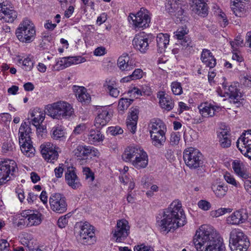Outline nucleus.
Returning a JSON list of instances; mask_svg holds the SVG:
<instances>
[{"label":"nucleus","mask_w":251,"mask_h":251,"mask_svg":"<svg viewBox=\"0 0 251 251\" xmlns=\"http://www.w3.org/2000/svg\"><path fill=\"white\" fill-rule=\"evenodd\" d=\"M187 223L182 203L178 200L171 202L156 218V224L161 232H174Z\"/></svg>","instance_id":"nucleus-1"},{"label":"nucleus","mask_w":251,"mask_h":251,"mask_svg":"<svg viewBox=\"0 0 251 251\" xmlns=\"http://www.w3.org/2000/svg\"><path fill=\"white\" fill-rule=\"evenodd\" d=\"M197 248H203L204 251H225L222 240L213 226L203 225L197 230L194 238Z\"/></svg>","instance_id":"nucleus-2"},{"label":"nucleus","mask_w":251,"mask_h":251,"mask_svg":"<svg viewBox=\"0 0 251 251\" xmlns=\"http://www.w3.org/2000/svg\"><path fill=\"white\" fill-rule=\"evenodd\" d=\"M149 129L152 145L157 148L162 147L166 140L165 124L159 119H152L149 125Z\"/></svg>","instance_id":"nucleus-3"},{"label":"nucleus","mask_w":251,"mask_h":251,"mask_svg":"<svg viewBox=\"0 0 251 251\" xmlns=\"http://www.w3.org/2000/svg\"><path fill=\"white\" fill-rule=\"evenodd\" d=\"M46 110L49 116L58 120L70 118L74 113L72 106L68 102L62 100L48 104Z\"/></svg>","instance_id":"nucleus-4"},{"label":"nucleus","mask_w":251,"mask_h":251,"mask_svg":"<svg viewBox=\"0 0 251 251\" xmlns=\"http://www.w3.org/2000/svg\"><path fill=\"white\" fill-rule=\"evenodd\" d=\"M31 130L29 125L25 122L22 124L19 130L21 150L25 155L28 157L33 155L35 151L29 136Z\"/></svg>","instance_id":"nucleus-5"},{"label":"nucleus","mask_w":251,"mask_h":251,"mask_svg":"<svg viewBox=\"0 0 251 251\" xmlns=\"http://www.w3.org/2000/svg\"><path fill=\"white\" fill-rule=\"evenodd\" d=\"M229 246L232 251H246L250 242L241 229L234 228L229 234Z\"/></svg>","instance_id":"nucleus-6"},{"label":"nucleus","mask_w":251,"mask_h":251,"mask_svg":"<svg viewBox=\"0 0 251 251\" xmlns=\"http://www.w3.org/2000/svg\"><path fill=\"white\" fill-rule=\"evenodd\" d=\"M15 34L20 42L25 43L32 42L36 35L33 24L28 19L24 20L17 28Z\"/></svg>","instance_id":"nucleus-7"},{"label":"nucleus","mask_w":251,"mask_h":251,"mask_svg":"<svg viewBox=\"0 0 251 251\" xmlns=\"http://www.w3.org/2000/svg\"><path fill=\"white\" fill-rule=\"evenodd\" d=\"M183 159L185 164L191 169L199 168L203 163L201 153L193 148H189L184 151Z\"/></svg>","instance_id":"nucleus-8"},{"label":"nucleus","mask_w":251,"mask_h":251,"mask_svg":"<svg viewBox=\"0 0 251 251\" xmlns=\"http://www.w3.org/2000/svg\"><path fill=\"white\" fill-rule=\"evenodd\" d=\"M17 168V164L13 160L0 159V185L6 184L11 179Z\"/></svg>","instance_id":"nucleus-9"},{"label":"nucleus","mask_w":251,"mask_h":251,"mask_svg":"<svg viewBox=\"0 0 251 251\" xmlns=\"http://www.w3.org/2000/svg\"><path fill=\"white\" fill-rule=\"evenodd\" d=\"M128 19L132 21V26L134 29H143L149 26L151 22V17L148 11L145 9L141 10L136 14H130Z\"/></svg>","instance_id":"nucleus-10"},{"label":"nucleus","mask_w":251,"mask_h":251,"mask_svg":"<svg viewBox=\"0 0 251 251\" xmlns=\"http://www.w3.org/2000/svg\"><path fill=\"white\" fill-rule=\"evenodd\" d=\"M80 229L79 240L83 244H91L95 241L93 226L88 222L78 225Z\"/></svg>","instance_id":"nucleus-11"},{"label":"nucleus","mask_w":251,"mask_h":251,"mask_svg":"<svg viewBox=\"0 0 251 251\" xmlns=\"http://www.w3.org/2000/svg\"><path fill=\"white\" fill-rule=\"evenodd\" d=\"M50 209L54 212L61 214L67 210V204L65 196L60 193H54L49 199Z\"/></svg>","instance_id":"nucleus-12"},{"label":"nucleus","mask_w":251,"mask_h":251,"mask_svg":"<svg viewBox=\"0 0 251 251\" xmlns=\"http://www.w3.org/2000/svg\"><path fill=\"white\" fill-rule=\"evenodd\" d=\"M189 32V30L186 25L179 27L177 30L174 32L175 37L177 41V44L182 46V49L187 50L189 52L193 50L195 44L192 42L191 39L186 36Z\"/></svg>","instance_id":"nucleus-13"},{"label":"nucleus","mask_w":251,"mask_h":251,"mask_svg":"<svg viewBox=\"0 0 251 251\" xmlns=\"http://www.w3.org/2000/svg\"><path fill=\"white\" fill-rule=\"evenodd\" d=\"M152 40L151 35L141 32L135 36L132 41V45L134 49L144 53L148 50L149 44Z\"/></svg>","instance_id":"nucleus-14"},{"label":"nucleus","mask_w":251,"mask_h":251,"mask_svg":"<svg viewBox=\"0 0 251 251\" xmlns=\"http://www.w3.org/2000/svg\"><path fill=\"white\" fill-rule=\"evenodd\" d=\"M236 144L241 152L251 160V130L243 133L238 139Z\"/></svg>","instance_id":"nucleus-15"},{"label":"nucleus","mask_w":251,"mask_h":251,"mask_svg":"<svg viewBox=\"0 0 251 251\" xmlns=\"http://www.w3.org/2000/svg\"><path fill=\"white\" fill-rule=\"evenodd\" d=\"M73 152L77 160L80 161L87 159L89 155L93 157H98L100 155V152L97 149L86 145L77 146Z\"/></svg>","instance_id":"nucleus-16"},{"label":"nucleus","mask_w":251,"mask_h":251,"mask_svg":"<svg viewBox=\"0 0 251 251\" xmlns=\"http://www.w3.org/2000/svg\"><path fill=\"white\" fill-rule=\"evenodd\" d=\"M222 85L225 94L228 97L229 102L240 105L241 94L236 85L235 84L228 85V82L225 80Z\"/></svg>","instance_id":"nucleus-17"},{"label":"nucleus","mask_w":251,"mask_h":251,"mask_svg":"<svg viewBox=\"0 0 251 251\" xmlns=\"http://www.w3.org/2000/svg\"><path fill=\"white\" fill-rule=\"evenodd\" d=\"M97 116L95 118L94 125L97 128H101L110 121L112 114L108 106L102 107L98 109Z\"/></svg>","instance_id":"nucleus-18"},{"label":"nucleus","mask_w":251,"mask_h":251,"mask_svg":"<svg viewBox=\"0 0 251 251\" xmlns=\"http://www.w3.org/2000/svg\"><path fill=\"white\" fill-rule=\"evenodd\" d=\"M17 17V12L14 9L10 1L0 6V20L7 23H13Z\"/></svg>","instance_id":"nucleus-19"},{"label":"nucleus","mask_w":251,"mask_h":251,"mask_svg":"<svg viewBox=\"0 0 251 251\" xmlns=\"http://www.w3.org/2000/svg\"><path fill=\"white\" fill-rule=\"evenodd\" d=\"M21 214L22 217L27 219L29 226H38L42 221V214L38 211L27 209L23 211Z\"/></svg>","instance_id":"nucleus-20"},{"label":"nucleus","mask_w":251,"mask_h":251,"mask_svg":"<svg viewBox=\"0 0 251 251\" xmlns=\"http://www.w3.org/2000/svg\"><path fill=\"white\" fill-rule=\"evenodd\" d=\"M129 230V226H128L127 221L122 219L118 222L113 234L116 241L121 242L125 240L128 235Z\"/></svg>","instance_id":"nucleus-21"},{"label":"nucleus","mask_w":251,"mask_h":251,"mask_svg":"<svg viewBox=\"0 0 251 251\" xmlns=\"http://www.w3.org/2000/svg\"><path fill=\"white\" fill-rule=\"evenodd\" d=\"M249 214L246 209H241L232 213L227 218V223L237 225L245 223L248 219Z\"/></svg>","instance_id":"nucleus-22"},{"label":"nucleus","mask_w":251,"mask_h":251,"mask_svg":"<svg viewBox=\"0 0 251 251\" xmlns=\"http://www.w3.org/2000/svg\"><path fill=\"white\" fill-rule=\"evenodd\" d=\"M41 153L43 157L48 162L53 163L58 158V152L53 144L48 143L41 146Z\"/></svg>","instance_id":"nucleus-23"},{"label":"nucleus","mask_w":251,"mask_h":251,"mask_svg":"<svg viewBox=\"0 0 251 251\" xmlns=\"http://www.w3.org/2000/svg\"><path fill=\"white\" fill-rule=\"evenodd\" d=\"M144 151L143 149L138 145H130L125 149L122 155V158L124 161L130 163Z\"/></svg>","instance_id":"nucleus-24"},{"label":"nucleus","mask_w":251,"mask_h":251,"mask_svg":"<svg viewBox=\"0 0 251 251\" xmlns=\"http://www.w3.org/2000/svg\"><path fill=\"white\" fill-rule=\"evenodd\" d=\"M65 181L72 189H77L81 186L80 180L73 167L68 168L65 174Z\"/></svg>","instance_id":"nucleus-25"},{"label":"nucleus","mask_w":251,"mask_h":251,"mask_svg":"<svg viewBox=\"0 0 251 251\" xmlns=\"http://www.w3.org/2000/svg\"><path fill=\"white\" fill-rule=\"evenodd\" d=\"M117 65L121 71L125 72L131 71L136 67L135 61L130 59L126 53H124L119 57Z\"/></svg>","instance_id":"nucleus-26"},{"label":"nucleus","mask_w":251,"mask_h":251,"mask_svg":"<svg viewBox=\"0 0 251 251\" xmlns=\"http://www.w3.org/2000/svg\"><path fill=\"white\" fill-rule=\"evenodd\" d=\"M23 235V238L21 239V242L22 245L27 247V251H47L43 246H38L36 244L30 234L26 233Z\"/></svg>","instance_id":"nucleus-27"},{"label":"nucleus","mask_w":251,"mask_h":251,"mask_svg":"<svg viewBox=\"0 0 251 251\" xmlns=\"http://www.w3.org/2000/svg\"><path fill=\"white\" fill-rule=\"evenodd\" d=\"M85 60V59L81 56H69L63 57L56 63V69L58 70H63L73 64H77L84 62Z\"/></svg>","instance_id":"nucleus-28"},{"label":"nucleus","mask_w":251,"mask_h":251,"mask_svg":"<svg viewBox=\"0 0 251 251\" xmlns=\"http://www.w3.org/2000/svg\"><path fill=\"white\" fill-rule=\"evenodd\" d=\"M232 167L235 174L242 179L251 177V174L245 164L241 160H235L232 162Z\"/></svg>","instance_id":"nucleus-29"},{"label":"nucleus","mask_w":251,"mask_h":251,"mask_svg":"<svg viewBox=\"0 0 251 251\" xmlns=\"http://www.w3.org/2000/svg\"><path fill=\"white\" fill-rule=\"evenodd\" d=\"M191 11L201 17H204L208 14L207 4L203 0H192Z\"/></svg>","instance_id":"nucleus-30"},{"label":"nucleus","mask_w":251,"mask_h":251,"mask_svg":"<svg viewBox=\"0 0 251 251\" xmlns=\"http://www.w3.org/2000/svg\"><path fill=\"white\" fill-rule=\"evenodd\" d=\"M139 111L136 108L130 109V114L126 119V126L128 130L134 133L136 130Z\"/></svg>","instance_id":"nucleus-31"},{"label":"nucleus","mask_w":251,"mask_h":251,"mask_svg":"<svg viewBox=\"0 0 251 251\" xmlns=\"http://www.w3.org/2000/svg\"><path fill=\"white\" fill-rule=\"evenodd\" d=\"M200 114L204 117H213L220 107L208 102L201 103L198 107Z\"/></svg>","instance_id":"nucleus-32"},{"label":"nucleus","mask_w":251,"mask_h":251,"mask_svg":"<svg viewBox=\"0 0 251 251\" xmlns=\"http://www.w3.org/2000/svg\"><path fill=\"white\" fill-rule=\"evenodd\" d=\"M201 59L207 67L214 68L216 65V59L210 50L204 49L202 50Z\"/></svg>","instance_id":"nucleus-33"},{"label":"nucleus","mask_w":251,"mask_h":251,"mask_svg":"<svg viewBox=\"0 0 251 251\" xmlns=\"http://www.w3.org/2000/svg\"><path fill=\"white\" fill-rule=\"evenodd\" d=\"M149 159L147 152L144 151L137 158L133 159L130 163L136 169L145 168L148 165Z\"/></svg>","instance_id":"nucleus-34"},{"label":"nucleus","mask_w":251,"mask_h":251,"mask_svg":"<svg viewBox=\"0 0 251 251\" xmlns=\"http://www.w3.org/2000/svg\"><path fill=\"white\" fill-rule=\"evenodd\" d=\"M245 0H231V8L236 16L241 17L246 11Z\"/></svg>","instance_id":"nucleus-35"},{"label":"nucleus","mask_w":251,"mask_h":251,"mask_svg":"<svg viewBox=\"0 0 251 251\" xmlns=\"http://www.w3.org/2000/svg\"><path fill=\"white\" fill-rule=\"evenodd\" d=\"M29 114L31 118L32 124L35 126H37L45 119V113L38 108H35L31 110L29 112Z\"/></svg>","instance_id":"nucleus-36"},{"label":"nucleus","mask_w":251,"mask_h":251,"mask_svg":"<svg viewBox=\"0 0 251 251\" xmlns=\"http://www.w3.org/2000/svg\"><path fill=\"white\" fill-rule=\"evenodd\" d=\"M74 90L75 92V96L78 101L84 103L90 102L91 100L90 96L87 93L86 89L84 87L74 86Z\"/></svg>","instance_id":"nucleus-37"},{"label":"nucleus","mask_w":251,"mask_h":251,"mask_svg":"<svg viewBox=\"0 0 251 251\" xmlns=\"http://www.w3.org/2000/svg\"><path fill=\"white\" fill-rule=\"evenodd\" d=\"M219 143L221 147L227 148L231 146V140L230 134L228 131L225 129H222L218 134Z\"/></svg>","instance_id":"nucleus-38"},{"label":"nucleus","mask_w":251,"mask_h":251,"mask_svg":"<svg viewBox=\"0 0 251 251\" xmlns=\"http://www.w3.org/2000/svg\"><path fill=\"white\" fill-rule=\"evenodd\" d=\"M162 94H160L159 96V103L162 108L168 111L172 109L174 106V103L172 100L171 97L167 94H164L162 92Z\"/></svg>","instance_id":"nucleus-39"},{"label":"nucleus","mask_w":251,"mask_h":251,"mask_svg":"<svg viewBox=\"0 0 251 251\" xmlns=\"http://www.w3.org/2000/svg\"><path fill=\"white\" fill-rule=\"evenodd\" d=\"M170 36L166 33H159L156 37L157 46L160 52H162L167 48L169 43Z\"/></svg>","instance_id":"nucleus-40"},{"label":"nucleus","mask_w":251,"mask_h":251,"mask_svg":"<svg viewBox=\"0 0 251 251\" xmlns=\"http://www.w3.org/2000/svg\"><path fill=\"white\" fill-rule=\"evenodd\" d=\"M103 139L104 136L99 130L91 129L88 134V140L91 144H95L101 142Z\"/></svg>","instance_id":"nucleus-41"},{"label":"nucleus","mask_w":251,"mask_h":251,"mask_svg":"<svg viewBox=\"0 0 251 251\" xmlns=\"http://www.w3.org/2000/svg\"><path fill=\"white\" fill-rule=\"evenodd\" d=\"M212 189L217 198H222L226 195L228 187L224 184H214L212 186Z\"/></svg>","instance_id":"nucleus-42"},{"label":"nucleus","mask_w":251,"mask_h":251,"mask_svg":"<svg viewBox=\"0 0 251 251\" xmlns=\"http://www.w3.org/2000/svg\"><path fill=\"white\" fill-rule=\"evenodd\" d=\"M143 72L140 69H135L132 73V74L126 77L123 78L124 82H128L130 80L138 79L143 77Z\"/></svg>","instance_id":"nucleus-43"},{"label":"nucleus","mask_w":251,"mask_h":251,"mask_svg":"<svg viewBox=\"0 0 251 251\" xmlns=\"http://www.w3.org/2000/svg\"><path fill=\"white\" fill-rule=\"evenodd\" d=\"M19 63L22 64V68L26 71H31L34 66L33 60L29 56L25 58L23 60L19 59Z\"/></svg>","instance_id":"nucleus-44"},{"label":"nucleus","mask_w":251,"mask_h":251,"mask_svg":"<svg viewBox=\"0 0 251 251\" xmlns=\"http://www.w3.org/2000/svg\"><path fill=\"white\" fill-rule=\"evenodd\" d=\"M64 131L60 126H54L51 129V138L55 140H58L64 136Z\"/></svg>","instance_id":"nucleus-45"},{"label":"nucleus","mask_w":251,"mask_h":251,"mask_svg":"<svg viewBox=\"0 0 251 251\" xmlns=\"http://www.w3.org/2000/svg\"><path fill=\"white\" fill-rule=\"evenodd\" d=\"M133 100L126 98H122L119 100L118 104V109L120 111L123 112L131 104Z\"/></svg>","instance_id":"nucleus-46"},{"label":"nucleus","mask_w":251,"mask_h":251,"mask_svg":"<svg viewBox=\"0 0 251 251\" xmlns=\"http://www.w3.org/2000/svg\"><path fill=\"white\" fill-rule=\"evenodd\" d=\"M114 82L109 81L105 86L107 91L109 92V95L113 97L117 98L120 94L119 90L114 86Z\"/></svg>","instance_id":"nucleus-47"},{"label":"nucleus","mask_w":251,"mask_h":251,"mask_svg":"<svg viewBox=\"0 0 251 251\" xmlns=\"http://www.w3.org/2000/svg\"><path fill=\"white\" fill-rule=\"evenodd\" d=\"M171 89L175 95H180L182 93V88L180 82L174 81L171 83Z\"/></svg>","instance_id":"nucleus-48"},{"label":"nucleus","mask_w":251,"mask_h":251,"mask_svg":"<svg viewBox=\"0 0 251 251\" xmlns=\"http://www.w3.org/2000/svg\"><path fill=\"white\" fill-rule=\"evenodd\" d=\"M225 180L229 184H230L236 187L240 186V183L236 181L234 176L230 173L226 172L224 175Z\"/></svg>","instance_id":"nucleus-49"},{"label":"nucleus","mask_w":251,"mask_h":251,"mask_svg":"<svg viewBox=\"0 0 251 251\" xmlns=\"http://www.w3.org/2000/svg\"><path fill=\"white\" fill-rule=\"evenodd\" d=\"M83 173L85 176L86 179L88 180L90 182H92L95 178L94 174L88 167L83 168Z\"/></svg>","instance_id":"nucleus-50"},{"label":"nucleus","mask_w":251,"mask_h":251,"mask_svg":"<svg viewBox=\"0 0 251 251\" xmlns=\"http://www.w3.org/2000/svg\"><path fill=\"white\" fill-rule=\"evenodd\" d=\"M180 138L179 132H173L171 134L170 144L172 146H176L178 144Z\"/></svg>","instance_id":"nucleus-51"},{"label":"nucleus","mask_w":251,"mask_h":251,"mask_svg":"<svg viewBox=\"0 0 251 251\" xmlns=\"http://www.w3.org/2000/svg\"><path fill=\"white\" fill-rule=\"evenodd\" d=\"M142 96H150L151 93V88L148 84H144L140 86Z\"/></svg>","instance_id":"nucleus-52"},{"label":"nucleus","mask_w":251,"mask_h":251,"mask_svg":"<svg viewBox=\"0 0 251 251\" xmlns=\"http://www.w3.org/2000/svg\"><path fill=\"white\" fill-rule=\"evenodd\" d=\"M134 251H154L153 247L143 244L138 245L134 248Z\"/></svg>","instance_id":"nucleus-53"},{"label":"nucleus","mask_w":251,"mask_h":251,"mask_svg":"<svg viewBox=\"0 0 251 251\" xmlns=\"http://www.w3.org/2000/svg\"><path fill=\"white\" fill-rule=\"evenodd\" d=\"M198 206L199 208L203 210H208L211 207L210 203L205 200H201L198 202Z\"/></svg>","instance_id":"nucleus-54"},{"label":"nucleus","mask_w":251,"mask_h":251,"mask_svg":"<svg viewBox=\"0 0 251 251\" xmlns=\"http://www.w3.org/2000/svg\"><path fill=\"white\" fill-rule=\"evenodd\" d=\"M10 248L9 243L5 239H0V251H9Z\"/></svg>","instance_id":"nucleus-55"},{"label":"nucleus","mask_w":251,"mask_h":251,"mask_svg":"<svg viewBox=\"0 0 251 251\" xmlns=\"http://www.w3.org/2000/svg\"><path fill=\"white\" fill-rule=\"evenodd\" d=\"M230 44L232 47H234L235 46L242 47L244 45V40L241 36L238 35L235 39L234 41L230 42Z\"/></svg>","instance_id":"nucleus-56"},{"label":"nucleus","mask_w":251,"mask_h":251,"mask_svg":"<svg viewBox=\"0 0 251 251\" xmlns=\"http://www.w3.org/2000/svg\"><path fill=\"white\" fill-rule=\"evenodd\" d=\"M54 172L55 176L57 178L61 177L64 172V165L63 164H59L58 167L54 169Z\"/></svg>","instance_id":"nucleus-57"},{"label":"nucleus","mask_w":251,"mask_h":251,"mask_svg":"<svg viewBox=\"0 0 251 251\" xmlns=\"http://www.w3.org/2000/svg\"><path fill=\"white\" fill-rule=\"evenodd\" d=\"M166 6L169 10L170 12H173L178 7L175 0H168Z\"/></svg>","instance_id":"nucleus-58"},{"label":"nucleus","mask_w":251,"mask_h":251,"mask_svg":"<svg viewBox=\"0 0 251 251\" xmlns=\"http://www.w3.org/2000/svg\"><path fill=\"white\" fill-rule=\"evenodd\" d=\"M109 132L113 135L122 134L123 132V129L119 126H111L108 128Z\"/></svg>","instance_id":"nucleus-59"},{"label":"nucleus","mask_w":251,"mask_h":251,"mask_svg":"<svg viewBox=\"0 0 251 251\" xmlns=\"http://www.w3.org/2000/svg\"><path fill=\"white\" fill-rule=\"evenodd\" d=\"M219 21L221 23V25L224 27L226 26L228 24L226 15L223 12H221L219 15Z\"/></svg>","instance_id":"nucleus-60"},{"label":"nucleus","mask_w":251,"mask_h":251,"mask_svg":"<svg viewBox=\"0 0 251 251\" xmlns=\"http://www.w3.org/2000/svg\"><path fill=\"white\" fill-rule=\"evenodd\" d=\"M128 94H131L130 96H133L134 97L136 98L138 96H142L140 88L135 87L128 91Z\"/></svg>","instance_id":"nucleus-61"},{"label":"nucleus","mask_w":251,"mask_h":251,"mask_svg":"<svg viewBox=\"0 0 251 251\" xmlns=\"http://www.w3.org/2000/svg\"><path fill=\"white\" fill-rule=\"evenodd\" d=\"M15 192L17 194L20 201L22 202H23L25 199L23 189H22L21 187H17L15 189Z\"/></svg>","instance_id":"nucleus-62"},{"label":"nucleus","mask_w":251,"mask_h":251,"mask_svg":"<svg viewBox=\"0 0 251 251\" xmlns=\"http://www.w3.org/2000/svg\"><path fill=\"white\" fill-rule=\"evenodd\" d=\"M68 219L66 215L59 218L57 222L58 226L60 228L64 227L65 225L68 223Z\"/></svg>","instance_id":"nucleus-63"},{"label":"nucleus","mask_w":251,"mask_h":251,"mask_svg":"<svg viewBox=\"0 0 251 251\" xmlns=\"http://www.w3.org/2000/svg\"><path fill=\"white\" fill-rule=\"evenodd\" d=\"M244 181V188L246 191L250 195H251V180L248 179H245Z\"/></svg>","instance_id":"nucleus-64"}]
</instances>
